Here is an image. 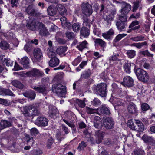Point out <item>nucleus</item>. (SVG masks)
Wrapping results in <instances>:
<instances>
[{
  "label": "nucleus",
  "mask_w": 155,
  "mask_h": 155,
  "mask_svg": "<svg viewBox=\"0 0 155 155\" xmlns=\"http://www.w3.org/2000/svg\"><path fill=\"white\" fill-rule=\"evenodd\" d=\"M27 26L29 29L32 30L39 29V32L41 35H47L49 34L47 29L43 24L38 21H33L31 24L28 23H27Z\"/></svg>",
  "instance_id": "f257e3e1"
},
{
  "label": "nucleus",
  "mask_w": 155,
  "mask_h": 155,
  "mask_svg": "<svg viewBox=\"0 0 155 155\" xmlns=\"http://www.w3.org/2000/svg\"><path fill=\"white\" fill-rule=\"evenodd\" d=\"M63 120L69 126L74 128L75 125L73 122L75 119L76 116L72 112H67L64 113Z\"/></svg>",
  "instance_id": "f03ea898"
},
{
  "label": "nucleus",
  "mask_w": 155,
  "mask_h": 155,
  "mask_svg": "<svg viewBox=\"0 0 155 155\" xmlns=\"http://www.w3.org/2000/svg\"><path fill=\"white\" fill-rule=\"evenodd\" d=\"M52 90L59 97H64L65 95V87L61 84H54L52 86Z\"/></svg>",
  "instance_id": "7ed1b4c3"
},
{
  "label": "nucleus",
  "mask_w": 155,
  "mask_h": 155,
  "mask_svg": "<svg viewBox=\"0 0 155 155\" xmlns=\"http://www.w3.org/2000/svg\"><path fill=\"white\" fill-rule=\"evenodd\" d=\"M135 73L139 80L143 82H146L148 81L149 78L148 74L143 70L137 68L135 71Z\"/></svg>",
  "instance_id": "20e7f679"
},
{
  "label": "nucleus",
  "mask_w": 155,
  "mask_h": 155,
  "mask_svg": "<svg viewBox=\"0 0 155 155\" xmlns=\"http://www.w3.org/2000/svg\"><path fill=\"white\" fill-rule=\"evenodd\" d=\"M106 87L105 83H102L97 85L95 90L98 94L101 97H104L106 94Z\"/></svg>",
  "instance_id": "39448f33"
},
{
  "label": "nucleus",
  "mask_w": 155,
  "mask_h": 155,
  "mask_svg": "<svg viewBox=\"0 0 155 155\" xmlns=\"http://www.w3.org/2000/svg\"><path fill=\"white\" fill-rule=\"evenodd\" d=\"M82 13L86 16H89L93 12L92 6L88 3L84 2L82 5Z\"/></svg>",
  "instance_id": "423d86ee"
},
{
  "label": "nucleus",
  "mask_w": 155,
  "mask_h": 155,
  "mask_svg": "<svg viewBox=\"0 0 155 155\" xmlns=\"http://www.w3.org/2000/svg\"><path fill=\"white\" fill-rule=\"evenodd\" d=\"M23 74H26L27 76L38 77L42 76L44 73L39 69L36 68H33L29 72L24 71L23 72Z\"/></svg>",
  "instance_id": "0eeeda50"
},
{
  "label": "nucleus",
  "mask_w": 155,
  "mask_h": 155,
  "mask_svg": "<svg viewBox=\"0 0 155 155\" xmlns=\"http://www.w3.org/2000/svg\"><path fill=\"white\" fill-rule=\"evenodd\" d=\"M32 88L36 91L40 93H42L43 94H46L49 91L48 88V86L47 85H41L39 87L37 86H33Z\"/></svg>",
  "instance_id": "6e6552de"
},
{
  "label": "nucleus",
  "mask_w": 155,
  "mask_h": 155,
  "mask_svg": "<svg viewBox=\"0 0 155 155\" xmlns=\"http://www.w3.org/2000/svg\"><path fill=\"white\" fill-rule=\"evenodd\" d=\"M103 125L106 129H110L114 127V123L111 119L105 117L103 119Z\"/></svg>",
  "instance_id": "1a4fd4ad"
},
{
  "label": "nucleus",
  "mask_w": 155,
  "mask_h": 155,
  "mask_svg": "<svg viewBox=\"0 0 155 155\" xmlns=\"http://www.w3.org/2000/svg\"><path fill=\"white\" fill-rule=\"evenodd\" d=\"M48 120L43 117H38L36 119L35 124L40 126H45L48 125Z\"/></svg>",
  "instance_id": "9d476101"
},
{
  "label": "nucleus",
  "mask_w": 155,
  "mask_h": 155,
  "mask_svg": "<svg viewBox=\"0 0 155 155\" xmlns=\"http://www.w3.org/2000/svg\"><path fill=\"white\" fill-rule=\"evenodd\" d=\"M121 84L124 86L132 87L134 85V81L130 77L126 76L124 78L123 82H121Z\"/></svg>",
  "instance_id": "9b49d317"
},
{
  "label": "nucleus",
  "mask_w": 155,
  "mask_h": 155,
  "mask_svg": "<svg viewBox=\"0 0 155 155\" xmlns=\"http://www.w3.org/2000/svg\"><path fill=\"white\" fill-rule=\"evenodd\" d=\"M120 5L124 7L122 8L121 11L122 14L126 15L130 11L131 9V5L128 4H127L124 2H122L120 3Z\"/></svg>",
  "instance_id": "f8f14e48"
},
{
  "label": "nucleus",
  "mask_w": 155,
  "mask_h": 155,
  "mask_svg": "<svg viewBox=\"0 0 155 155\" xmlns=\"http://www.w3.org/2000/svg\"><path fill=\"white\" fill-rule=\"evenodd\" d=\"M49 109L48 113L49 116L54 119L56 118L58 114V110L55 107L52 105L49 106Z\"/></svg>",
  "instance_id": "ddd939ff"
},
{
  "label": "nucleus",
  "mask_w": 155,
  "mask_h": 155,
  "mask_svg": "<svg viewBox=\"0 0 155 155\" xmlns=\"http://www.w3.org/2000/svg\"><path fill=\"white\" fill-rule=\"evenodd\" d=\"M114 35V30L111 28L104 33L102 34V36L106 39L110 40L112 39Z\"/></svg>",
  "instance_id": "4468645a"
},
{
  "label": "nucleus",
  "mask_w": 155,
  "mask_h": 155,
  "mask_svg": "<svg viewBox=\"0 0 155 155\" xmlns=\"http://www.w3.org/2000/svg\"><path fill=\"white\" fill-rule=\"evenodd\" d=\"M105 134V133L99 130L96 132L95 135L97 143H99L102 141Z\"/></svg>",
  "instance_id": "2eb2a0df"
},
{
  "label": "nucleus",
  "mask_w": 155,
  "mask_h": 155,
  "mask_svg": "<svg viewBox=\"0 0 155 155\" xmlns=\"http://www.w3.org/2000/svg\"><path fill=\"white\" fill-rule=\"evenodd\" d=\"M109 101L111 102L114 106H120L124 103V101L121 99L114 97L113 99L111 98Z\"/></svg>",
  "instance_id": "dca6fc26"
},
{
  "label": "nucleus",
  "mask_w": 155,
  "mask_h": 155,
  "mask_svg": "<svg viewBox=\"0 0 155 155\" xmlns=\"http://www.w3.org/2000/svg\"><path fill=\"white\" fill-rule=\"evenodd\" d=\"M34 55L37 60L39 61L43 57V54L41 49L39 48L35 49Z\"/></svg>",
  "instance_id": "f3484780"
},
{
  "label": "nucleus",
  "mask_w": 155,
  "mask_h": 155,
  "mask_svg": "<svg viewBox=\"0 0 155 155\" xmlns=\"http://www.w3.org/2000/svg\"><path fill=\"white\" fill-rule=\"evenodd\" d=\"M127 109L129 112L130 114H135L137 112L136 105L133 103L129 104Z\"/></svg>",
  "instance_id": "a211bd4d"
},
{
  "label": "nucleus",
  "mask_w": 155,
  "mask_h": 155,
  "mask_svg": "<svg viewBox=\"0 0 155 155\" xmlns=\"http://www.w3.org/2000/svg\"><path fill=\"white\" fill-rule=\"evenodd\" d=\"M56 7L58 11L61 15H64L66 14V10L62 5L58 4L56 5Z\"/></svg>",
  "instance_id": "6ab92c4d"
},
{
  "label": "nucleus",
  "mask_w": 155,
  "mask_h": 155,
  "mask_svg": "<svg viewBox=\"0 0 155 155\" xmlns=\"http://www.w3.org/2000/svg\"><path fill=\"white\" fill-rule=\"evenodd\" d=\"M47 53L49 58H53L56 57V54L55 50L54 49L53 47H49L47 50Z\"/></svg>",
  "instance_id": "aec40b11"
},
{
  "label": "nucleus",
  "mask_w": 155,
  "mask_h": 155,
  "mask_svg": "<svg viewBox=\"0 0 155 155\" xmlns=\"http://www.w3.org/2000/svg\"><path fill=\"white\" fill-rule=\"evenodd\" d=\"M62 26L64 28L66 27L69 29L71 26L70 23L67 21L66 18L65 17H63L60 18Z\"/></svg>",
  "instance_id": "412c9836"
},
{
  "label": "nucleus",
  "mask_w": 155,
  "mask_h": 155,
  "mask_svg": "<svg viewBox=\"0 0 155 155\" xmlns=\"http://www.w3.org/2000/svg\"><path fill=\"white\" fill-rule=\"evenodd\" d=\"M81 35L84 38H87L90 34V31L89 29L85 27H83L80 31Z\"/></svg>",
  "instance_id": "4be33fe9"
},
{
  "label": "nucleus",
  "mask_w": 155,
  "mask_h": 155,
  "mask_svg": "<svg viewBox=\"0 0 155 155\" xmlns=\"http://www.w3.org/2000/svg\"><path fill=\"white\" fill-rule=\"evenodd\" d=\"M0 59L2 62L5 63L7 66H12L13 61H12L9 58H5L4 55L1 56Z\"/></svg>",
  "instance_id": "5701e85b"
},
{
  "label": "nucleus",
  "mask_w": 155,
  "mask_h": 155,
  "mask_svg": "<svg viewBox=\"0 0 155 155\" xmlns=\"http://www.w3.org/2000/svg\"><path fill=\"white\" fill-rule=\"evenodd\" d=\"M23 95L31 100L34 99L35 97L36 94L33 91L25 92L23 94Z\"/></svg>",
  "instance_id": "b1692460"
},
{
  "label": "nucleus",
  "mask_w": 155,
  "mask_h": 155,
  "mask_svg": "<svg viewBox=\"0 0 155 155\" xmlns=\"http://www.w3.org/2000/svg\"><path fill=\"white\" fill-rule=\"evenodd\" d=\"M11 84L17 88L22 89L24 87V85L20 82L17 80L12 81Z\"/></svg>",
  "instance_id": "393cba45"
},
{
  "label": "nucleus",
  "mask_w": 155,
  "mask_h": 155,
  "mask_svg": "<svg viewBox=\"0 0 155 155\" xmlns=\"http://www.w3.org/2000/svg\"><path fill=\"white\" fill-rule=\"evenodd\" d=\"M59 63V60L57 58H51L49 61V65L51 67H54L58 65Z\"/></svg>",
  "instance_id": "a878e982"
},
{
  "label": "nucleus",
  "mask_w": 155,
  "mask_h": 155,
  "mask_svg": "<svg viewBox=\"0 0 155 155\" xmlns=\"http://www.w3.org/2000/svg\"><path fill=\"white\" fill-rule=\"evenodd\" d=\"M47 11L48 14L51 16H53L56 13V9L53 6H49L47 9Z\"/></svg>",
  "instance_id": "bb28decb"
},
{
  "label": "nucleus",
  "mask_w": 155,
  "mask_h": 155,
  "mask_svg": "<svg viewBox=\"0 0 155 155\" xmlns=\"http://www.w3.org/2000/svg\"><path fill=\"white\" fill-rule=\"evenodd\" d=\"M33 106L30 105L28 106H25L23 107L22 111L24 114H27L28 115L30 114V110L33 109Z\"/></svg>",
  "instance_id": "cd10ccee"
},
{
  "label": "nucleus",
  "mask_w": 155,
  "mask_h": 155,
  "mask_svg": "<svg viewBox=\"0 0 155 155\" xmlns=\"http://www.w3.org/2000/svg\"><path fill=\"white\" fill-rule=\"evenodd\" d=\"M25 12L28 14L33 15L35 13V11L33 5H29L27 8H25Z\"/></svg>",
  "instance_id": "c85d7f7f"
},
{
  "label": "nucleus",
  "mask_w": 155,
  "mask_h": 155,
  "mask_svg": "<svg viewBox=\"0 0 155 155\" xmlns=\"http://www.w3.org/2000/svg\"><path fill=\"white\" fill-rule=\"evenodd\" d=\"M115 14L114 12H111V15H106L104 16V18L105 20L108 23H110L113 20L114 18V15Z\"/></svg>",
  "instance_id": "c756f323"
},
{
  "label": "nucleus",
  "mask_w": 155,
  "mask_h": 155,
  "mask_svg": "<svg viewBox=\"0 0 155 155\" xmlns=\"http://www.w3.org/2000/svg\"><path fill=\"white\" fill-rule=\"evenodd\" d=\"M94 42L95 45L97 46L99 45L102 47L104 48L106 45V43L101 39H96L94 41Z\"/></svg>",
  "instance_id": "7c9ffc66"
},
{
  "label": "nucleus",
  "mask_w": 155,
  "mask_h": 155,
  "mask_svg": "<svg viewBox=\"0 0 155 155\" xmlns=\"http://www.w3.org/2000/svg\"><path fill=\"white\" fill-rule=\"evenodd\" d=\"M116 25L119 30L122 31L125 28L127 24L126 23L117 21L116 23Z\"/></svg>",
  "instance_id": "2f4dec72"
},
{
  "label": "nucleus",
  "mask_w": 155,
  "mask_h": 155,
  "mask_svg": "<svg viewBox=\"0 0 155 155\" xmlns=\"http://www.w3.org/2000/svg\"><path fill=\"white\" fill-rule=\"evenodd\" d=\"M134 120L137 125L138 131L140 132L143 131L144 130V126L143 124L139 120L135 119Z\"/></svg>",
  "instance_id": "473e14b6"
},
{
  "label": "nucleus",
  "mask_w": 155,
  "mask_h": 155,
  "mask_svg": "<svg viewBox=\"0 0 155 155\" xmlns=\"http://www.w3.org/2000/svg\"><path fill=\"white\" fill-rule=\"evenodd\" d=\"M87 42L86 41H84L79 45H77V48L79 50L82 51L84 49L87 47Z\"/></svg>",
  "instance_id": "72a5a7b5"
},
{
  "label": "nucleus",
  "mask_w": 155,
  "mask_h": 155,
  "mask_svg": "<svg viewBox=\"0 0 155 155\" xmlns=\"http://www.w3.org/2000/svg\"><path fill=\"white\" fill-rule=\"evenodd\" d=\"M100 112L103 114H109L110 113L109 109L107 107L106 105H103L100 109Z\"/></svg>",
  "instance_id": "f704fd0d"
},
{
  "label": "nucleus",
  "mask_w": 155,
  "mask_h": 155,
  "mask_svg": "<svg viewBox=\"0 0 155 155\" xmlns=\"http://www.w3.org/2000/svg\"><path fill=\"white\" fill-rule=\"evenodd\" d=\"M118 56V55H114L109 58L110 63V65H113L116 63L117 61L118 60L117 57Z\"/></svg>",
  "instance_id": "c9c22d12"
},
{
  "label": "nucleus",
  "mask_w": 155,
  "mask_h": 155,
  "mask_svg": "<svg viewBox=\"0 0 155 155\" xmlns=\"http://www.w3.org/2000/svg\"><path fill=\"white\" fill-rule=\"evenodd\" d=\"M139 24L138 22L137 21H135L132 22L129 26V28H131V29L133 30H136L139 28V26H135Z\"/></svg>",
  "instance_id": "e433bc0d"
},
{
  "label": "nucleus",
  "mask_w": 155,
  "mask_h": 155,
  "mask_svg": "<svg viewBox=\"0 0 155 155\" xmlns=\"http://www.w3.org/2000/svg\"><path fill=\"white\" fill-rule=\"evenodd\" d=\"M126 54L130 58H132L136 55V51L134 50H131L127 51Z\"/></svg>",
  "instance_id": "4c0bfd02"
},
{
  "label": "nucleus",
  "mask_w": 155,
  "mask_h": 155,
  "mask_svg": "<svg viewBox=\"0 0 155 155\" xmlns=\"http://www.w3.org/2000/svg\"><path fill=\"white\" fill-rule=\"evenodd\" d=\"M0 47L1 49L6 50L9 48V45L5 41H3L0 43Z\"/></svg>",
  "instance_id": "58836bf2"
},
{
  "label": "nucleus",
  "mask_w": 155,
  "mask_h": 155,
  "mask_svg": "<svg viewBox=\"0 0 155 155\" xmlns=\"http://www.w3.org/2000/svg\"><path fill=\"white\" fill-rule=\"evenodd\" d=\"M0 125L2 128L3 129L10 126L11 125V123L6 120H3L1 121Z\"/></svg>",
  "instance_id": "ea45409f"
},
{
  "label": "nucleus",
  "mask_w": 155,
  "mask_h": 155,
  "mask_svg": "<svg viewBox=\"0 0 155 155\" xmlns=\"http://www.w3.org/2000/svg\"><path fill=\"white\" fill-rule=\"evenodd\" d=\"M142 139L145 142L151 143L152 141L153 140V138L151 137L144 135L142 137Z\"/></svg>",
  "instance_id": "a19ab883"
},
{
  "label": "nucleus",
  "mask_w": 155,
  "mask_h": 155,
  "mask_svg": "<svg viewBox=\"0 0 155 155\" xmlns=\"http://www.w3.org/2000/svg\"><path fill=\"white\" fill-rule=\"evenodd\" d=\"M127 126L131 129L133 130H135V127L134 123L132 120H129L128 121L127 123Z\"/></svg>",
  "instance_id": "79ce46f5"
},
{
  "label": "nucleus",
  "mask_w": 155,
  "mask_h": 155,
  "mask_svg": "<svg viewBox=\"0 0 155 155\" xmlns=\"http://www.w3.org/2000/svg\"><path fill=\"white\" fill-rule=\"evenodd\" d=\"M98 120L97 121H94V127L97 129H101L102 128L101 124L100 121V118L99 117H97L95 118Z\"/></svg>",
  "instance_id": "37998d69"
},
{
  "label": "nucleus",
  "mask_w": 155,
  "mask_h": 155,
  "mask_svg": "<svg viewBox=\"0 0 155 155\" xmlns=\"http://www.w3.org/2000/svg\"><path fill=\"white\" fill-rule=\"evenodd\" d=\"M86 110L87 112L89 114H92L96 113L98 111V109H93L89 107H86Z\"/></svg>",
  "instance_id": "c03bdc74"
},
{
  "label": "nucleus",
  "mask_w": 155,
  "mask_h": 155,
  "mask_svg": "<svg viewBox=\"0 0 155 155\" xmlns=\"http://www.w3.org/2000/svg\"><path fill=\"white\" fill-rule=\"evenodd\" d=\"M67 48L65 47H61L58 48L57 49V52L61 54L65 53L67 51Z\"/></svg>",
  "instance_id": "a18cd8bd"
},
{
  "label": "nucleus",
  "mask_w": 155,
  "mask_h": 155,
  "mask_svg": "<svg viewBox=\"0 0 155 155\" xmlns=\"http://www.w3.org/2000/svg\"><path fill=\"white\" fill-rule=\"evenodd\" d=\"M131 64V63H126L124 66V68L125 71L128 74L130 72V67Z\"/></svg>",
  "instance_id": "49530a36"
},
{
  "label": "nucleus",
  "mask_w": 155,
  "mask_h": 155,
  "mask_svg": "<svg viewBox=\"0 0 155 155\" xmlns=\"http://www.w3.org/2000/svg\"><path fill=\"white\" fill-rule=\"evenodd\" d=\"M81 26L78 23L74 24L72 26L73 31L74 32L78 31L81 27Z\"/></svg>",
  "instance_id": "de8ad7c7"
},
{
  "label": "nucleus",
  "mask_w": 155,
  "mask_h": 155,
  "mask_svg": "<svg viewBox=\"0 0 155 155\" xmlns=\"http://www.w3.org/2000/svg\"><path fill=\"white\" fill-rule=\"evenodd\" d=\"M127 35V34L124 33L118 34L116 37L115 39H114L115 42H118L121 39L123 38Z\"/></svg>",
  "instance_id": "09e8293b"
},
{
  "label": "nucleus",
  "mask_w": 155,
  "mask_h": 155,
  "mask_svg": "<svg viewBox=\"0 0 155 155\" xmlns=\"http://www.w3.org/2000/svg\"><path fill=\"white\" fill-rule=\"evenodd\" d=\"M29 58L26 56H25L21 59V62L23 65H25L29 64Z\"/></svg>",
  "instance_id": "8fccbe9b"
},
{
  "label": "nucleus",
  "mask_w": 155,
  "mask_h": 155,
  "mask_svg": "<svg viewBox=\"0 0 155 155\" xmlns=\"http://www.w3.org/2000/svg\"><path fill=\"white\" fill-rule=\"evenodd\" d=\"M76 102L79 106L82 108L84 107L85 105L84 101L83 100L77 99L76 100Z\"/></svg>",
  "instance_id": "3c124183"
},
{
  "label": "nucleus",
  "mask_w": 155,
  "mask_h": 155,
  "mask_svg": "<svg viewBox=\"0 0 155 155\" xmlns=\"http://www.w3.org/2000/svg\"><path fill=\"white\" fill-rule=\"evenodd\" d=\"M81 58L78 56L72 62L73 65L74 66H76L81 61Z\"/></svg>",
  "instance_id": "603ef678"
},
{
  "label": "nucleus",
  "mask_w": 155,
  "mask_h": 155,
  "mask_svg": "<svg viewBox=\"0 0 155 155\" xmlns=\"http://www.w3.org/2000/svg\"><path fill=\"white\" fill-rule=\"evenodd\" d=\"M93 104L95 106H97L101 104V102L100 100L97 98H95L92 102Z\"/></svg>",
  "instance_id": "864d4df0"
},
{
  "label": "nucleus",
  "mask_w": 155,
  "mask_h": 155,
  "mask_svg": "<svg viewBox=\"0 0 155 155\" xmlns=\"http://www.w3.org/2000/svg\"><path fill=\"white\" fill-rule=\"evenodd\" d=\"M144 37L141 36H138L137 37L131 38V39L135 41H140L143 40Z\"/></svg>",
  "instance_id": "5fc2aeb1"
},
{
  "label": "nucleus",
  "mask_w": 155,
  "mask_h": 155,
  "mask_svg": "<svg viewBox=\"0 0 155 155\" xmlns=\"http://www.w3.org/2000/svg\"><path fill=\"white\" fill-rule=\"evenodd\" d=\"M0 104L5 105H8L10 104L9 101L7 100L0 98Z\"/></svg>",
  "instance_id": "6e6d98bb"
},
{
  "label": "nucleus",
  "mask_w": 155,
  "mask_h": 155,
  "mask_svg": "<svg viewBox=\"0 0 155 155\" xmlns=\"http://www.w3.org/2000/svg\"><path fill=\"white\" fill-rule=\"evenodd\" d=\"M141 107L142 110L146 111L149 109L150 107L147 104L144 103L142 104Z\"/></svg>",
  "instance_id": "4d7b16f0"
},
{
  "label": "nucleus",
  "mask_w": 155,
  "mask_h": 155,
  "mask_svg": "<svg viewBox=\"0 0 155 155\" xmlns=\"http://www.w3.org/2000/svg\"><path fill=\"white\" fill-rule=\"evenodd\" d=\"M66 37L70 39H73L75 37L74 33L72 32H68L66 33Z\"/></svg>",
  "instance_id": "13d9d810"
},
{
  "label": "nucleus",
  "mask_w": 155,
  "mask_h": 155,
  "mask_svg": "<svg viewBox=\"0 0 155 155\" xmlns=\"http://www.w3.org/2000/svg\"><path fill=\"white\" fill-rule=\"evenodd\" d=\"M127 17L126 15L124 16H120L119 17V19L118 21L126 23V22L127 20Z\"/></svg>",
  "instance_id": "bf43d9fd"
},
{
  "label": "nucleus",
  "mask_w": 155,
  "mask_h": 155,
  "mask_svg": "<svg viewBox=\"0 0 155 155\" xmlns=\"http://www.w3.org/2000/svg\"><path fill=\"white\" fill-rule=\"evenodd\" d=\"M38 133V130L35 128H33L30 130V133L32 136H35Z\"/></svg>",
  "instance_id": "052dcab7"
},
{
  "label": "nucleus",
  "mask_w": 155,
  "mask_h": 155,
  "mask_svg": "<svg viewBox=\"0 0 155 155\" xmlns=\"http://www.w3.org/2000/svg\"><path fill=\"white\" fill-rule=\"evenodd\" d=\"M139 1H137L134 3V5L133 7V11L135 12L138 8L139 7Z\"/></svg>",
  "instance_id": "680f3d73"
},
{
  "label": "nucleus",
  "mask_w": 155,
  "mask_h": 155,
  "mask_svg": "<svg viewBox=\"0 0 155 155\" xmlns=\"http://www.w3.org/2000/svg\"><path fill=\"white\" fill-rule=\"evenodd\" d=\"M86 146V144L84 142L82 141L81 143L79 144L78 149H80V150H81L85 147Z\"/></svg>",
  "instance_id": "e2e57ef3"
},
{
  "label": "nucleus",
  "mask_w": 155,
  "mask_h": 155,
  "mask_svg": "<svg viewBox=\"0 0 155 155\" xmlns=\"http://www.w3.org/2000/svg\"><path fill=\"white\" fill-rule=\"evenodd\" d=\"M146 45L147 43L145 41L142 43H137V48H138L140 49Z\"/></svg>",
  "instance_id": "0e129e2a"
},
{
  "label": "nucleus",
  "mask_w": 155,
  "mask_h": 155,
  "mask_svg": "<svg viewBox=\"0 0 155 155\" xmlns=\"http://www.w3.org/2000/svg\"><path fill=\"white\" fill-rule=\"evenodd\" d=\"M22 69V68H21L16 62H15V65L13 70L14 71H17Z\"/></svg>",
  "instance_id": "69168bd1"
},
{
  "label": "nucleus",
  "mask_w": 155,
  "mask_h": 155,
  "mask_svg": "<svg viewBox=\"0 0 155 155\" xmlns=\"http://www.w3.org/2000/svg\"><path fill=\"white\" fill-rule=\"evenodd\" d=\"M33 110H32L31 113V115L32 116L33 115H37L39 113V111L37 110V109L36 108H34L33 109Z\"/></svg>",
  "instance_id": "338daca9"
},
{
  "label": "nucleus",
  "mask_w": 155,
  "mask_h": 155,
  "mask_svg": "<svg viewBox=\"0 0 155 155\" xmlns=\"http://www.w3.org/2000/svg\"><path fill=\"white\" fill-rule=\"evenodd\" d=\"M54 140L51 138H50L48 140L47 143V146L49 148H50L51 147L52 143L54 142Z\"/></svg>",
  "instance_id": "774afa93"
}]
</instances>
